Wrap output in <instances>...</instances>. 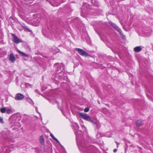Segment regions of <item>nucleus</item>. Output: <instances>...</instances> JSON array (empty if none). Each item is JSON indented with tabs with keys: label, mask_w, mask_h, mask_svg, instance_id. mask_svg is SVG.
<instances>
[{
	"label": "nucleus",
	"mask_w": 153,
	"mask_h": 153,
	"mask_svg": "<svg viewBox=\"0 0 153 153\" xmlns=\"http://www.w3.org/2000/svg\"><path fill=\"white\" fill-rule=\"evenodd\" d=\"M73 126L75 128L76 131L78 130L79 132L81 131L79 130V127L78 125L75 123L74 124ZM75 133L76 135V141L78 144L79 149L82 152L85 153H96L97 151V148L93 145H89L88 144L85 142V141L82 139L80 143H78L79 139V137L81 136V134H78V131H75Z\"/></svg>",
	"instance_id": "f257e3e1"
},
{
	"label": "nucleus",
	"mask_w": 153,
	"mask_h": 153,
	"mask_svg": "<svg viewBox=\"0 0 153 153\" xmlns=\"http://www.w3.org/2000/svg\"><path fill=\"white\" fill-rule=\"evenodd\" d=\"M80 116L85 120L90 122L93 124L95 130H98L101 126L100 124L98 121H94L92 120L91 118L86 114L79 113Z\"/></svg>",
	"instance_id": "f03ea898"
},
{
	"label": "nucleus",
	"mask_w": 153,
	"mask_h": 153,
	"mask_svg": "<svg viewBox=\"0 0 153 153\" xmlns=\"http://www.w3.org/2000/svg\"><path fill=\"white\" fill-rule=\"evenodd\" d=\"M54 66L56 68V71L57 74L61 73L62 71V70L60 72H59V71L61 70L62 69H63L64 68V65L62 63H60V64L58 63H56L54 64Z\"/></svg>",
	"instance_id": "7ed1b4c3"
},
{
	"label": "nucleus",
	"mask_w": 153,
	"mask_h": 153,
	"mask_svg": "<svg viewBox=\"0 0 153 153\" xmlns=\"http://www.w3.org/2000/svg\"><path fill=\"white\" fill-rule=\"evenodd\" d=\"M76 50L78 52V53L81 56L85 57L88 56V54L86 52L82 49L76 48Z\"/></svg>",
	"instance_id": "20e7f679"
},
{
	"label": "nucleus",
	"mask_w": 153,
	"mask_h": 153,
	"mask_svg": "<svg viewBox=\"0 0 153 153\" xmlns=\"http://www.w3.org/2000/svg\"><path fill=\"white\" fill-rule=\"evenodd\" d=\"M111 25L117 31H118L120 35H123V33L121 30L115 24L112 22H109Z\"/></svg>",
	"instance_id": "39448f33"
},
{
	"label": "nucleus",
	"mask_w": 153,
	"mask_h": 153,
	"mask_svg": "<svg viewBox=\"0 0 153 153\" xmlns=\"http://www.w3.org/2000/svg\"><path fill=\"white\" fill-rule=\"evenodd\" d=\"M24 98V96L23 94L18 93L16 94L14 98L16 100H21Z\"/></svg>",
	"instance_id": "423d86ee"
},
{
	"label": "nucleus",
	"mask_w": 153,
	"mask_h": 153,
	"mask_svg": "<svg viewBox=\"0 0 153 153\" xmlns=\"http://www.w3.org/2000/svg\"><path fill=\"white\" fill-rule=\"evenodd\" d=\"M12 36L13 37V42L16 44H18L21 42L19 39L16 35L13 34H12Z\"/></svg>",
	"instance_id": "0eeeda50"
},
{
	"label": "nucleus",
	"mask_w": 153,
	"mask_h": 153,
	"mask_svg": "<svg viewBox=\"0 0 153 153\" xmlns=\"http://www.w3.org/2000/svg\"><path fill=\"white\" fill-rule=\"evenodd\" d=\"M11 121L10 122L11 124L13 125L16 122V115L13 116L10 118Z\"/></svg>",
	"instance_id": "6e6552de"
},
{
	"label": "nucleus",
	"mask_w": 153,
	"mask_h": 153,
	"mask_svg": "<svg viewBox=\"0 0 153 153\" xmlns=\"http://www.w3.org/2000/svg\"><path fill=\"white\" fill-rule=\"evenodd\" d=\"M61 3L60 0H54L53 4H51V5L53 6H58Z\"/></svg>",
	"instance_id": "1a4fd4ad"
},
{
	"label": "nucleus",
	"mask_w": 153,
	"mask_h": 153,
	"mask_svg": "<svg viewBox=\"0 0 153 153\" xmlns=\"http://www.w3.org/2000/svg\"><path fill=\"white\" fill-rule=\"evenodd\" d=\"M142 50V48L141 46H138L135 47L134 48V52H140Z\"/></svg>",
	"instance_id": "9d476101"
},
{
	"label": "nucleus",
	"mask_w": 153,
	"mask_h": 153,
	"mask_svg": "<svg viewBox=\"0 0 153 153\" xmlns=\"http://www.w3.org/2000/svg\"><path fill=\"white\" fill-rule=\"evenodd\" d=\"M16 60L15 58L13 53H11L10 56L9 60L12 62H13Z\"/></svg>",
	"instance_id": "9b49d317"
},
{
	"label": "nucleus",
	"mask_w": 153,
	"mask_h": 153,
	"mask_svg": "<svg viewBox=\"0 0 153 153\" xmlns=\"http://www.w3.org/2000/svg\"><path fill=\"white\" fill-rule=\"evenodd\" d=\"M7 135L6 132H3L1 133V137L2 138L6 139L7 137Z\"/></svg>",
	"instance_id": "f8f14e48"
},
{
	"label": "nucleus",
	"mask_w": 153,
	"mask_h": 153,
	"mask_svg": "<svg viewBox=\"0 0 153 153\" xmlns=\"http://www.w3.org/2000/svg\"><path fill=\"white\" fill-rule=\"evenodd\" d=\"M59 79H67V75L65 73H63L62 76H61L59 77Z\"/></svg>",
	"instance_id": "ddd939ff"
},
{
	"label": "nucleus",
	"mask_w": 153,
	"mask_h": 153,
	"mask_svg": "<svg viewBox=\"0 0 153 153\" xmlns=\"http://www.w3.org/2000/svg\"><path fill=\"white\" fill-rule=\"evenodd\" d=\"M50 136L52 137V138L57 143H59V144H60V142L54 136V135L52 134H50Z\"/></svg>",
	"instance_id": "4468645a"
},
{
	"label": "nucleus",
	"mask_w": 153,
	"mask_h": 153,
	"mask_svg": "<svg viewBox=\"0 0 153 153\" xmlns=\"http://www.w3.org/2000/svg\"><path fill=\"white\" fill-rule=\"evenodd\" d=\"M27 102L30 104L31 105H33L34 103L32 100L30 98H28L27 99Z\"/></svg>",
	"instance_id": "2eb2a0df"
},
{
	"label": "nucleus",
	"mask_w": 153,
	"mask_h": 153,
	"mask_svg": "<svg viewBox=\"0 0 153 153\" xmlns=\"http://www.w3.org/2000/svg\"><path fill=\"white\" fill-rule=\"evenodd\" d=\"M136 125L137 126H140L142 125V123L140 120H137L136 122Z\"/></svg>",
	"instance_id": "dca6fc26"
},
{
	"label": "nucleus",
	"mask_w": 153,
	"mask_h": 153,
	"mask_svg": "<svg viewBox=\"0 0 153 153\" xmlns=\"http://www.w3.org/2000/svg\"><path fill=\"white\" fill-rule=\"evenodd\" d=\"M39 141L40 143L42 144H43L44 142V138L43 136L42 135L40 136Z\"/></svg>",
	"instance_id": "f3484780"
},
{
	"label": "nucleus",
	"mask_w": 153,
	"mask_h": 153,
	"mask_svg": "<svg viewBox=\"0 0 153 153\" xmlns=\"http://www.w3.org/2000/svg\"><path fill=\"white\" fill-rule=\"evenodd\" d=\"M6 108L5 107L1 108H0V111L1 113H4L6 112Z\"/></svg>",
	"instance_id": "a211bd4d"
},
{
	"label": "nucleus",
	"mask_w": 153,
	"mask_h": 153,
	"mask_svg": "<svg viewBox=\"0 0 153 153\" xmlns=\"http://www.w3.org/2000/svg\"><path fill=\"white\" fill-rule=\"evenodd\" d=\"M21 26L25 29L27 30L29 32H30L31 31H30V30L29 28H28V27L27 26H25L24 24H22Z\"/></svg>",
	"instance_id": "6ab92c4d"
},
{
	"label": "nucleus",
	"mask_w": 153,
	"mask_h": 153,
	"mask_svg": "<svg viewBox=\"0 0 153 153\" xmlns=\"http://www.w3.org/2000/svg\"><path fill=\"white\" fill-rule=\"evenodd\" d=\"M18 52L19 53L22 54V55H23L27 57H28V55L24 53V52H23L22 51H21L19 50H18Z\"/></svg>",
	"instance_id": "aec40b11"
},
{
	"label": "nucleus",
	"mask_w": 153,
	"mask_h": 153,
	"mask_svg": "<svg viewBox=\"0 0 153 153\" xmlns=\"http://www.w3.org/2000/svg\"><path fill=\"white\" fill-rule=\"evenodd\" d=\"M18 52L19 53L22 54V55H23L27 57H28V55L24 53V52H23L22 51H21L19 50H18Z\"/></svg>",
	"instance_id": "412c9836"
},
{
	"label": "nucleus",
	"mask_w": 153,
	"mask_h": 153,
	"mask_svg": "<svg viewBox=\"0 0 153 153\" xmlns=\"http://www.w3.org/2000/svg\"><path fill=\"white\" fill-rule=\"evenodd\" d=\"M42 33L43 35L46 37H48L50 35L47 32L46 33H45V32L44 31H42Z\"/></svg>",
	"instance_id": "4be33fe9"
},
{
	"label": "nucleus",
	"mask_w": 153,
	"mask_h": 153,
	"mask_svg": "<svg viewBox=\"0 0 153 153\" xmlns=\"http://www.w3.org/2000/svg\"><path fill=\"white\" fill-rule=\"evenodd\" d=\"M94 0H92L91 1V2L93 5H94V6H97L98 3V2L97 1H96L95 3H94Z\"/></svg>",
	"instance_id": "5701e85b"
},
{
	"label": "nucleus",
	"mask_w": 153,
	"mask_h": 153,
	"mask_svg": "<svg viewBox=\"0 0 153 153\" xmlns=\"http://www.w3.org/2000/svg\"><path fill=\"white\" fill-rule=\"evenodd\" d=\"M11 111V110L10 108L8 109L7 110L6 109V112L8 114H9L10 113Z\"/></svg>",
	"instance_id": "b1692460"
},
{
	"label": "nucleus",
	"mask_w": 153,
	"mask_h": 153,
	"mask_svg": "<svg viewBox=\"0 0 153 153\" xmlns=\"http://www.w3.org/2000/svg\"><path fill=\"white\" fill-rule=\"evenodd\" d=\"M89 110V108H85L84 110V111L85 112H88Z\"/></svg>",
	"instance_id": "393cba45"
},
{
	"label": "nucleus",
	"mask_w": 153,
	"mask_h": 153,
	"mask_svg": "<svg viewBox=\"0 0 153 153\" xmlns=\"http://www.w3.org/2000/svg\"><path fill=\"white\" fill-rule=\"evenodd\" d=\"M25 86L26 87H31V85H30V84H29L28 83H25Z\"/></svg>",
	"instance_id": "a878e982"
},
{
	"label": "nucleus",
	"mask_w": 153,
	"mask_h": 153,
	"mask_svg": "<svg viewBox=\"0 0 153 153\" xmlns=\"http://www.w3.org/2000/svg\"><path fill=\"white\" fill-rule=\"evenodd\" d=\"M0 123L3 124L4 123L3 119L0 117Z\"/></svg>",
	"instance_id": "bb28decb"
},
{
	"label": "nucleus",
	"mask_w": 153,
	"mask_h": 153,
	"mask_svg": "<svg viewBox=\"0 0 153 153\" xmlns=\"http://www.w3.org/2000/svg\"><path fill=\"white\" fill-rule=\"evenodd\" d=\"M122 37H123V39H124L125 38L126 36L125 35H123H123H121Z\"/></svg>",
	"instance_id": "cd10ccee"
},
{
	"label": "nucleus",
	"mask_w": 153,
	"mask_h": 153,
	"mask_svg": "<svg viewBox=\"0 0 153 153\" xmlns=\"http://www.w3.org/2000/svg\"><path fill=\"white\" fill-rule=\"evenodd\" d=\"M122 37H123V39H124L125 38L126 36L125 35H123H123H121Z\"/></svg>",
	"instance_id": "c85d7f7f"
},
{
	"label": "nucleus",
	"mask_w": 153,
	"mask_h": 153,
	"mask_svg": "<svg viewBox=\"0 0 153 153\" xmlns=\"http://www.w3.org/2000/svg\"><path fill=\"white\" fill-rule=\"evenodd\" d=\"M117 151V149H114L113 150V152L114 153L116 152Z\"/></svg>",
	"instance_id": "c756f323"
},
{
	"label": "nucleus",
	"mask_w": 153,
	"mask_h": 153,
	"mask_svg": "<svg viewBox=\"0 0 153 153\" xmlns=\"http://www.w3.org/2000/svg\"><path fill=\"white\" fill-rule=\"evenodd\" d=\"M35 109L36 111H38V108L37 107H35Z\"/></svg>",
	"instance_id": "7c9ffc66"
},
{
	"label": "nucleus",
	"mask_w": 153,
	"mask_h": 153,
	"mask_svg": "<svg viewBox=\"0 0 153 153\" xmlns=\"http://www.w3.org/2000/svg\"><path fill=\"white\" fill-rule=\"evenodd\" d=\"M82 128H84L85 129V126H84L83 125L82 126Z\"/></svg>",
	"instance_id": "2f4dec72"
},
{
	"label": "nucleus",
	"mask_w": 153,
	"mask_h": 153,
	"mask_svg": "<svg viewBox=\"0 0 153 153\" xmlns=\"http://www.w3.org/2000/svg\"><path fill=\"white\" fill-rule=\"evenodd\" d=\"M82 8L83 9H84V6H83V7H82Z\"/></svg>",
	"instance_id": "473e14b6"
},
{
	"label": "nucleus",
	"mask_w": 153,
	"mask_h": 153,
	"mask_svg": "<svg viewBox=\"0 0 153 153\" xmlns=\"http://www.w3.org/2000/svg\"><path fill=\"white\" fill-rule=\"evenodd\" d=\"M38 113H39L38 112V111H36Z\"/></svg>",
	"instance_id": "72a5a7b5"
},
{
	"label": "nucleus",
	"mask_w": 153,
	"mask_h": 153,
	"mask_svg": "<svg viewBox=\"0 0 153 153\" xmlns=\"http://www.w3.org/2000/svg\"><path fill=\"white\" fill-rule=\"evenodd\" d=\"M85 4L87 5V4H86V3H85Z\"/></svg>",
	"instance_id": "f704fd0d"
}]
</instances>
